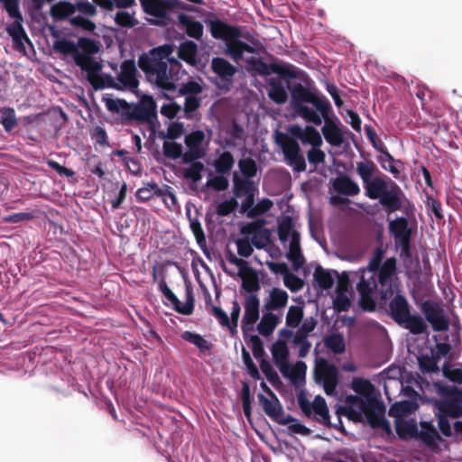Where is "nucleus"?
<instances>
[{
  "label": "nucleus",
  "instance_id": "f3484780",
  "mask_svg": "<svg viewBox=\"0 0 462 462\" xmlns=\"http://www.w3.org/2000/svg\"><path fill=\"white\" fill-rule=\"evenodd\" d=\"M276 143L280 146L284 155L285 162L295 172L306 171V160L298 142L282 134V138H276Z\"/></svg>",
  "mask_w": 462,
  "mask_h": 462
},
{
  "label": "nucleus",
  "instance_id": "cd10ccee",
  "mask_svg": "<svg viewBox=\"0 0 462 462\" xmlns=\"http://www.w3.org/2000/svg\"><path fill=\"white\" fill-rule=\"evenodd\" d=\"M74 61H75L76 65L81 69L82 71L87 73V78H88V81H90L92 83L94 88L96 86H97L98 84L106 81V78H102L101 79L102 82H98L97 84L92 82V79L95 77L98 76V74L102 69V65L97 60H96V59L94 57H90V58L78 57V58H76V60H74Z\"/></svg>",
  "mask_w": 462,
  "mask_h": 462
},
{
  "label": "nucleus",
  "instance_id": "39448f33",
  "mask_svg": "<svg viewBox=\"0 0 462 462\" xmlns=\"http://www.w3.org/2000/svg\"><path fill=\"white\" fill-rule=\"evenodd\" d=\"M356 171L363 182L365 196L378 200L388 215L400 210L404 194L397 183L382 175L373 161L356 162Z\"/></svg>",
  "mask_w": 462,
  "mask_h": 462
},
{
  "label": "nucleus",
  "instance_id": "ea45409f",
  "mask_svg": "<svg viewBox=\"0 0 462 462\" xmlns=\"http://www.w3.org/2000/svg\"><path fill=\"white\" fill-rule=\"evenodd\" d=\"M77 47L78 50L76 51V55H74V60H76V58L78 57H94V55L99 51V47L95 41L85 37H79L78 39Z\"/></svg>",
  "mask_w": 462,
  "mask_h": 462
},
{
  "label": "nucleus",
  "instance_id": "603ef678",
  "mask_svg": "<svg viewBox=\"0 0 462 462\" xmlns=\"http://www.w3.org/2000/svg\"><path fill=\"white\" fill-rule=\"evenodd\" d=\"M187 216L189 220V227L196 238L197 244L199 245V247L204 251V247H206V236L204 233V230L202 228V226L200 222L196 218L190 217V213L188 212Z\"/></svg>",
  "mask_w": 462,
  "mask_h": 462
},
{
  "label": "nucleus",
  "instance_id": "69168bd1",
  "mask_svg": "<svg viewBox=\"0 0 462 462\" xmlns=\"http://www.w3.org/2000/svg\"><path fill=\"white\" fill-rule=\"evenodd\" d=\"M396 432L400 437L408 435L411 438L418 436V426L413 422L402 421L396 423Z\"/></svg>",
  "mask_w": 462,
  "mask_h": 462
},
{
  "label": "nucleus",
  "instance_id": "79ce46f5",
  "mask_svg": "<svg viewBox=\"0 0 462 462\" xmlns=\"http://www.w3.org/2000/svg\"><path fill=\"white\" fill-rule=\"evenodd\" d=\"M162 196V188L155 182H148L136 190L135 197L139 202H145L153 197Z\"/></svg>",
  "mask_w": 462,
  "mask_h": 462
},
{
  "label": "nucleus",
  "instance_id": "a878e982",
  "mask_svg": "<svg viewBox=\"0 0 462 462\" xmlns=\"http://www.w3.org/2000/svg\"><path fill=\"white\" fill-rule=\"evenodd\" d=\"M178 21L180 29L189 37L197 40L201 38L203 34V25L200 22L183 13L178 14Z\"/></svg>",
  "mask_w": 462,
  "mask_h": 462
},
{
  "label": "nucleus",
  "instance_id": "680f3d73",
  "mask_svg": "<svg viewBox=\"0 0 462 462\" xmlns=\"http://www.w3.org/2000/svg\"><path fill=\"white\" fill-rule=\"evenodd\" d=\"M346 403L349 409L356 414H360L362 411H365L367 407L366 400L364 396L360 395H348L346 397Z\"/></svg>",
  "mask_w": 462,
  "mask_h": 462
},
{
  "label": "nucleus",
  "instance_id": "f257e3e1",
  "mask_svg": "<svg viewBox=\"0 0 462 462\" xmlns=\"http://www.w3.org/2000/svg\"><path fill=\"white\" fill-rule=\"evenodd\" d=\"M206 23L211 36L224 42V53L235 62L245 60L252 72L262 77L276 74L282 79L297 78L294 66L267 63L259 58V41L249 31L228 24L218 18L208 19Z\"/></svg>",
  "mask_w": 462,
  "mask_h": 462
},
{
  "label": "nucleus",
  "instance_id": "338daca9",
  "mask_svg": "<svg viewBox=\"0 0 462 462\" xmlns=\"http://www.w3.org/2000/svg\"><path fill=\"white\" fill-rule=\"evenodd\" d=\"M433 339L436 342L435 346H430L429 350H432L434 356L440 361L441 357H445L450 353L452 347L448 342L439 341L437 335L433 336Z\"/></svg>",
  "mask_w": 462,
  "mask_h": 462
},
{
  "label": "nucleus",
  "instance_id": "49530a36",
  "mask_svg": "<svg viewBox=\"0 0 462 462\" xmlns=\"http://www.w3.org/2000/svg\"><path fill=\"white\" fill-rule=\"evenodd\" d=\"M303 317L304 310L302 306H290L285 317L286 327L291 328H297L301 323Z\"/></svg>",
  "mask_w": 462,
  "mask_h": 462
},
{
  "label": "nucleus",
  "instance_id": "2f4dec72",
  "mask_svg": "<svg viewBox=\"0 0 462 462\" xmlns=\"http://www.w3.org/2000/svg\"><path fill=\"white\" fill-rule=\"evenodd\" d=\"M337 274V272L336 271L325 270L320 265H318L313 273V280L320 291H326L333 287L335 275Z\"/></svg>",
  "mask_w": 462,
  "mask_h": 462
},
{
  "label": "nucleus",
  "instance_id": "0e129e2a",
  "mask_svg": "<svg viewBox=\"0 0 462 462\" xmlns=\"http://www.w3.org/2000/svg\"><path fill=\"white\" fill-rule=\"evenodd\" d=\"M352 390L359 395L366 396L373 388L370 381L364 378H354L351 383Z\"/></svg>",
  "mask_w": 462,
  "mask_h": 462
},
{
  "label": "nucleus",
  "instance_id": "e433bc0d",
  "mask_svg": "<svg viewBox=\"0 0 462 462\" xmlns=\"http://www.w3.org/2000/svg\"><path fill=\"white\" fill-rule=\"evenodd\" d=\"M443 376L449 382L462 385V363L460 362H445L441 366Z\"/></svg>",
  "mask_w": 462,
  "mask_h": 462
},
{
  "label": "nucleus",
  "instance_id": "052dcab7",
  "mask_svg": "<svg viewBox=\"0 0 462 462\" xmlns=\"http://www.w3.org/2000/svg\"><path fill=\"white\" fill-rule=\"evenodd\" d=\"M436 415L438 417V428L441 434H443L445 437H451L452 436V426L448 420L450 417V414L444 413L441 411H437Z\"/></svg>",
  "mask_w": 462,
  "mask_h": 462
},
{
  "label": "nucleus",
  "instance_id": "4be33fe9",
  "mask_svg": "<svg viewBox=\"0 0 462 462\" xmlns=\"http://www.w3.org/2000/svg\"><path fill=\"white\" fill-rule=\"evenodd\" d=\"M314 377L319 383H338L339 372L337 366L321 358L314 369Z\"/></svg>",
  "mask_w": 462,
  "mask_h": 462
},
{
  "label": "nucleus",
  "instance_id": "f704fd0d",
  "mask_svg": "<svg viewBox=\"0 0 462 462\" xmlns=\"http://www.w3.org/2000/svg\"><path fill=\"white\" fill-rule=\"evenodd\" d=\"M178 58L188 64L195 65L198 61V44L190 40L180 42L178 51Z\"/></svg>",
  "mask_w": 462,
  "mask_h": 462
},
{
  "label": "nucleus",
  "instance_id": "f8f14e48",
  "mask_svg": "<svg viewBox=\"0 0 462 462\" xmlns=\"http://www.w3.org/2000/svg\"><path fill=\"white\" fill-rule=\"evenodd\" d=\"M242 289L248 292L244 302V316L242 319V332L245 336L254 329V325L260 318V300L256 292L260 290L258 281L250 283L243 282Z\"/></svg>",
  "mask_w": 462,
  "mask_h": 462
},
{
  "label": "nucleus",
  "instance_id": "3c124183",
  "mask_svg": "<svg viewBox=\"0 0 462 462\" xmlns=\"http://www.w3.org/2000/svg\"><path fill=\"white\" fill-rule=\"evenodd\" d=\"M378 162L383 170L392 173L395 178L400 175L401 170L396 166V164H402V162L399 160H395L390 152L386 153V155H380L378 157Z\"/></svg>",
  "mask_w": 462,
  "mask_h": 462
},
{
  "label": "nucleus",
  "instance_id": "09e8293b",
  "mask_svg": "<svg viewBox=\"0 0 462 462\" xmlns=\"http://www.w3.org/2000/svg\"><path fill=\"white\" fill-rule=\"evenodd\" d=\"M325 346L334 354H342L346 350V344L343 335L332 333L325 338Z\"/></svg>",
  "mask_w": 462,
  "mask_h": 462
},
{
  "label": "nucleus",
  "instance_id": "c03bdc74",
  "mask_svg": "<svg viewBox=\"0 0 462 462\" xmlns=\"http://www.w3.org/2000/svg\"><path fill=\"white\" fill-rule=\"evenodd\" d=\"M312 411L319 417V420L322 424L325 426H331L329 411L323 397L319 395L315 397Z\"/></svg>",
  "mask_w": 462,
  "mask_h": 462
},
{
  "label": "nucleus",
  "instance_id": "72a5a7b5",
  "mask_svg": "<svg viewBox=\"0 0 462 462\" xmlns=\"http://www.w3.org/2000/svg\"><path fill=\"white\" fill-rule=\"evenodd\" d=\"M439 360L434 356L432 350L422 353L418 356V365L423 374H438L441 371L439 366Z\"/></svg>",
  "mask_w": 462,
  "mask_h": 462
},
{
  "label": "nucleus",
  "instance_id": "6e6552de",
  "mask_svg": "<svg viewBox=\"0 0 462 462\" xmlns=\"http://www.w3.org/2000/svg\"><path fill=\"white\" fill-rule=\"evenodd\" d=\"M143 13L152 18L147 19L152 25L165 26L172 20L179 10H190L189 5L180 0H139Z\"/></svg>",
  "mask_w": 462,
  "mask_h": 462
},
{
  "label": "nucleus",
  "instance_id": "a211bd4d",
  "mask_svg": "<svg viewBox=\"0 0 462 462\" xmlns=\"http://www.w3.org/2000/svg\"><path fill=\"white\" fill-rule=\"evenodd\" d=\"M388 227L396 245L401 248L402 255H409L412 235V227L410 226L409 220L404 217H398L389 222Z\"/></svg>",
  "mask_w": 462,
  "mask_h": 462
},
{
  "label": "nucleus",
  "instance_id": "7ed1b4c3",
  "mask_svg": "<svg viewBox=\"0 0 462 462\" xmlns=\"http://www.w3.org/2000/svg\"><path fill=\"white\" fill-rule=\"evenodd\" d=\"M295 113L306 122L320 125L321 133L328 143L340 147L345 143V132L339 119L334 115L329 100L319 91H309L301 86L294 91Z\"/></svg>",
  "mask_w": 462,
  "mask_h": 462
},
{
  "label": "nucleus",
  "instance_id": "5fc2aeb1",
  "mask_svg": "<svg viewBox=\"0 0 462 462\" xmlns=\"http://www.w3.org/2000/svg\"><path fill=\"white\" fill-rule=\"evenodd\" d=\"M162 152L165 157L175 160L181 157L183 147L174 141L165 140L162 144Z\"/></svg>",
  "mask_w": 462,
  "mask_h": 462
},
{
  "label": "nucleus",
  "instance_id": "c85d7f7f",
  "mask_svg": "<svg viewBox=\"0 0 462 462\" xmlns=\"http://www.w3.org/2000/svg\"><path fill=\"white\" fill-rule=\"evenodd\" d=\"M417 439L421 440L429 448L437 446L441 440V437L432 421H421L420 423Z\"/></svg>",
  "mask_w": 462,
  "mask_h": 462
},
{
  "label": "nucleus",
  "instance_id": "774afa93",
  "mask_svg": "<svg viewBox=\"0 0 462 462\" xmlns=\"http://www.w3.org/2000/svg\"><path fill=\"white\" fill-rule=\"evenodd\" d=\"M54 48L58 51L64 54H72L76 55V51L78 50L77 44L69 40V39H60L54 42Z\"/></svg>",
  "mask_w": 462,
  "mask_h": 462
},
{
  "label": "nucleus",
  "instance_id": "4468645a",
  "mask_svg": "<svg viewBox=\"0 0 462 462\" xmlns=\"http://www.w3.org/2000/svg\"><path fill=\"white\" fill-rule=\"evenodd\" d=\"M107 82H103L95 87L96 89L105 88L106 87H114L118 89L134 91L138 88L139 80L137 79V69L134 60H125L120 66V72L114 84V79L106 75Z\"/></svg>",
  "mask_w": 462,
  "mask_h": 462
},
{
  "label": "nucleus",
  "instance_id": "58836bf2",
  "mask_svg": "<svg viewBox=\"0 0 462 462\" xmlns=\"http://www.w3.org/2000/svg\"><path fill=\"white\" fill-rule=\"evenodd\" d=\"M235 165V158L229 151H223L213 161L212 166L217 173L229 174Z\"/></svg>",
  "mask_w": 462,
  "mask_h": 462
},
{
  "label": "nucleus",
  "instance_id": "9d476101",
  "mask_svg": "<svg viewBox=\"0 0 462 462\" xmlns=\"http://www.w3.org/2000/svg\"><path fill=\"white\" fill-rule=\"evenodd\" d=\"M436 393L441 397L434 402L437 411L450 414L452 419L462 418V388L444 382H435Z\"/></svg>",
  "mask_w": 462,
  "mask_h": 462
},
{
  "label": "nucleus",
  "instance_id": "aec40b11",
  "mask_svg": "<svg viewBox=\"0 0 462 462\" xmlns=\"http://www.w3.org/2000/svg\"><path fill=\"white\" fill-rule=\"evenodd\" d=\"M421 311L425 317V322L430 323L434 331L448 329L449 321L439 303L430 300H425L421 304Z\"/></svg>",
  "mask_w": 462,
  "mask_h": 462
},
{
  "label": "nucleus",
  "instance_id": "20e7f679",
  "mask_svg": "<svg viewBox=\"0 0 462 462\" xmlns=\"http://www.w3.org/2000/svg\"><path fill=\"white\" fill-rule=\"evenodd\" d=\"M174 46L166 43L143 52L138 59L147 81L165 97H169V91L176 89V83L186 74L181 62L172 56Z\"/></svg>",
  "mask_w": 462,
  "mask_h": 462
},
{
  "label": "nucleus",
  "instance_id": "473e14b6",
  "mask_svg": "<svg viewBox=\"0 0 462 462\" xmlns=\"http://www.w3.org/2000/svg\"><path fill=\"white\" fill-rule=\"evenodd\" d=\"M280 322L281 319L277 314L269 310H263V317L257 325V330L262 336L268 337L273 334Z\"/></svg>",
  "mask_w": 462,
  "mask_h": 462
},
{
  "label": "nucleus",
  "instance_id": "c756f323",
  "mask_svg": "<svg viewBox=\"0 0 462 462\" xmlns=\"http://www.w3.org/2000/svg\"><path fill=\"white\" fill-rule=\"evenodd\" d=\"M205 137V134L201 130L192 131L185 136V144L194 158H200L203 156V143Z\"/></svg>",
  "mask_w": 462,
  "mask_h": 462
},
{
  "label": "nucleus",
  "instance_id": "f03ea898",
  "mask_svg": "<svg viewBox=\"0 0 462 462\" xmlns=\"http://www.w3.org/2000/svg\"><path fill=\"white\" fill-rule=\"evenodd\" d=\"M383 249L376 247L367 267L356 273L359 276L356 282L359 306L365 311H374L378 302L385 301L399 291L397 261L394 257L383 261Z\"/></svg>",
  "mask_w": 462,
  "mask_h": 462
},
{
  "label": "nucleus",
  "instance_id": "e2e57ef3",
  "mask_svg": "<svg viewBox=\"0 0 462 462\" xmlns=\"http://www.w3.org/2000/svg\"><path fill=\"white\" fill-rule=\"evenodd\" d=\"M172 98L173 97L168 98L170 102L168 104H164L160 110L162 116L168 118H173L178 116L180 113H183V106L176 103Z\"/></svg>",
  "mask_w": 462,
  "mask_h": 462
},
{
  "label": "nucleus",
  "instance_id": "8fccbe9b",
  "mask_svg": "<svg viewBox=\"0 0 462 462\" xmlns=\"http://www.w3.org/2000/svg\"><path fill=\"white\" fill-rule=\"evenodd\" d=\"M285 256L291 262L294 271H299L305 263V259L300 249V243L298 244L297 246L288 247Z\"/></svg>",
  "mask_w": 462,
  "mask_h": 462
},
{
  "label": "nucleus",
  "instance_id": "864d4df0",
  "mask_svg": "<svg viewBox=\"0 0 462 462\" xmlns=\"http://www.w3.org/2000/svg\"><path fill=\"white\" fill-rule=\"evenodd\" d=\"M238 207V200L232 197L221 201L217 205L216 214L220 217H226L236 211Z\"/></svg>",
  "mask_w": 462,
  "mask_h": 462
},
{
  "label": "nucleus",
  "instance_id": "9b49d317",
  "mask_svg": "<svg viewBox=\"0 0 462 462\" xmlns=\"http://www.w3.org/2000/svg\"><path fill=\"white\" fill-rule=\"evenodd\" d=\"M201 79L195 80L189 79L186 82L178 81L176 83V89L169 91V97H183V114L186 117H191L192 114L199 107L201 98L199 95L203 91V87L200 83Z\"/></svg>",
  "mask_w": 462,
  "mask_h": 462
},
{
  "label": "nucleus",
  "instance_id": "0eeeda50",
  "mask_svg": "<svg viewBox=\"0 0 462 462\" xmlns=\"http://www.w3.org/2000/svg\"><path fill=\"white\" fill-rule=\"evenodd\" d=\"M388 300V315L400 328L413 335H421L428 331L424 319L419 313L411 311V306L404 295L394 292Z\"/></svg>",
  "mask_w": 462,
  "mask_h": 462
},
{
  "label": "nucleus",
  "instance_id": "c9c22d12",
  "mask_svg": "<svg viewBox=\"0 0 462 462\" xmlns=\"http://www.w3.org/2000/svg\"><path fill=\"white\" fill-rule=\"evenodd\" d=\"M273 203L270 199L263 198L255 203L254 199L252 205L245 208H240L242 214H245L249 218H255L268 212L273 207Z\"/></svg>",
  "mask_w": 462,
  "mask_h": 462
},
{
  "label": "nucleus",
  "instance_id": "de8ad7c7",
  "mask_svg": "<svg viewBox=\"0 0 462 462\" xmlns=\"http://www.w3.org/2000/svg\"><path fill=\"white\" fill-rule=\"evenodd\" d=\"M250 241L255 248L263 249L271 241V232L265 227L255 229L251 234Z\"/></svg>",
  "mask_w": 462,
  "mask_h": 462
},
{
  "label": "nucleus",
  "instance_id": "ddd939ff",
  "mask_svg": "<svg viewBox=\"0 0 462 462\" xmlns=\"http://www.w3.org/2000/svg\"><path fill=\"white\" fill-rule=\"evenodd\" d=\"M51 15L56 22L68 20L75 28H80L86 32H93L96 29L95 23L81 14H76L74 4L67 1H60L51 7Z\"/></svg>",
  "mask_w": 462,
  "mask_h": 462
},
{
  "label": "nucleus",
  "instance_id": "4c0bfd02",
  "mask_svg": "<svg viewBox=\"0 0 462 462\" xmlns=\"http://www.w3.org/2000/svg\"><path fill=\"white\" fill-rule=\"evenodd\" d=\"M314 136L316 137V143L314 146L310 147V149L307 152V159L310 164L314 165L316 168L319 164L325 162L326 154L320 149L323 141L319 132L315 131Z\"/></svg>",
  "mask_w": 462,
  "mask_h": 462
},
{
  "label": "nucleus",
  "instance_id": "6e6d98bb",
  "mask_svg": "<svg viewBox=\"0 0 462 462\" xmlns=\"http://www.w3.org/2000/svg\"><path fill=\"white\" fill-rule=\"evenodd\" d=\"M185 302L182 303L180 300V308L178 310V313L189 316L193 313L194 310V303H195V298L193 294V291L189 286H186L185 290Z\"/></svg>",
  "mask_w": 462,
  "mask_h": 462
},
{
  "label": "nucleus",
  "instance_id": "7c9ffc66",
  "mask_svg": "<svg viewBox=\"0 0 462 462\" xmlns=\"http://www.w3.org/2000/svg\"><path fill=\"white\" fill-rule=\"evenodd\" d=\"M10 18L14 19V23L9 24L6 27L7 33L12 37V40L14 42V44L15 46L23 45V38L27 37L25 31L22 25L23 22V15L21 11L19 10L18 14H13L10 13H7Z\"/></svg>",
  "mask_w": 462,
  "mask_h": 462
},
{
  "label": "nucleus",
  "instance_id": "2eb2a0df",
  "mask_svg": "<svg viewBox=\"0 0 462 462\" xmlns=\"http://www.w3.org/2000/svg\"><path fill=\"white\" fill-rule=\"evenodd\" d=\"M210 69L214 74L211 82L222 91H229L233 86L234 76L237 69L222 57L211 60Z\"/></svg>",
  "mask_w": 462,
  "mask_h": 462
},
{
  "label": "nucleus",
  "instance_id": "5701e85b",
  "mask_svg": "<svg viewBox=\"0 0 462 462\" xmlns=\"http://www.w3.org/2000/svg\"><path fill=\"white\" fill-rule=\"evenodd\" d=\"M242 157L237 162L238 171H233L232 177H238L245 180H254L256 177L258 166L256 162L250 156H246L247 149L241 148Z\"/></svg>",
  "mask_w": 462,
  "mask_h": 462
},
{
  "label": "nucleus",
  "instance_id": "b1692460",
  "mask_svg": "<svg viewBox=\"0 0 462 462\" xmlns=\"http://www.w3.org/2000/svg\"><path fill=\"white\" fill-rule=\"evenodd\" d=\"M257 399L265 414L275 420L282 413V405L275 393L265 395L258 393Z\"/></svg>",
  "mask_w": 462,
  "mask_h": 462
},
{
  "label": "nucleus",
  "instance_id": "a18cd8bd",
  "mask_svg": "<svg viewBox=\"0 0 462 462\" xmlns=\"http://www.w3.org/2000/svg\"><path fill=\"white\" fill-rule=\"evenodd\" d=\"M0 125L6 133H11L17 125V117L13 107L5 106L0 109Z\"/></svg>",
  "mask_w": 462,
  "mask_h": 462
},
{
  "label": "nucleus",
  "instance_id": "a19ab883",
  "mask_svg": "<svg viewBox=\"0 0 462 462\" xmlns=\"http://www.w3.org/2000/svg\"><path fill=\"white\" fill-rule=\"evenodd\" d=\"M419 409V404L412 400L395 402L389 410V414L396 417L410 416Z\"/></svg>",
  "mask_w": 462,
  "mask_h": 462
},
{
  "label": "nucleus",
  "instance_id": "412c9836",
  "mask_svg": "<svg viewBox=\"0 0 462 462\" xmlns=\"http://www.w3.org/2000/svg\"><path fill=\"white\" fill-rule=\"evenodd\" d=\"M278 236L285 248L300 244V233L295 229L292 218L287 217L279 223Z\"/></svg>",
  "mask_w": 462,
  "mask_h": 462
},
{
  "label": "nucleus",
  "instance_id": "37998d69",
  "mask_svg": "<svg viewBox=\"0 0 462 462\" xmlns=\"http://www.w3.org/2000/svg\"><path fill=\"white\" fill-rule=\"evenodd\" d=\"M226 173L209 172L206 186L217 191H224L229 186V180Z\"/></svg>",
  "mask_w": 462,
  "mask_h": 462
},
{
  "label": "nucleus",
  "instance_id": "13d9d810",
  "mask_svg": "<svg viewBox=\"0 0 462 462\" xmlns=\"http://www.w3.org/2000/svg\"><path fill=\"white\" fill-rule=\"evenodd\" d=\"M182 338L189 343L196 346L200 350H208L211 346V344L203 338L199 334L185 331L182 334Z\"/></svg>",
  "mask_w": 462,
  "mask_h": 462
},
{
  "label": "nucleus",
  "instance_id": "1a4fd4ad",
  "mask_svg": "<svg viewBox=\"0 0 462 462\" xmlns=\"http://www.w3.org/2000/svg\"><path fill=\"white\" fill-rule=\"evenodd\" d=\"M274 364L282 375L289 379L293 384L304 381L307 365L303 361H297L295 365L289 362V348L284 340H277L271 349Z\"/></svg>",
  "mask_w": 462,
  "mask_h": 462
},
{
  "label": "nucleus",
  "instance_id": "dca6fc26",
  "mask_svg": "<svg viewBox=\"0 0 462 462\" xmlns=\"http://www.w3.org/2000/svg\"><path fill=\"white\" fill-rule=\"evenodd\" d=\"M301 86L304 89L309 91H319L314 88L311 89L308 87L303 86L301 83H294L291 84L288 81V79H282V78H270L268 79L267 92L269 98L278 105H282L286 103L288 99V92L291 94V106L292 109L295 111L294 103H293V94L296 88Z\"/></svg>",
  "mask_w": 462,
  "mask_h": 462
},
{
  "label": "nucleus",
  "instance_id": "423d86ee",
  "mask_svg": "<svg viewBox=\"0 0 462 462\" xmlns=\"http://www.w3.org/2000/svg\"><path fill=\"white\" fill-rule=\"evenodd\" d=\"M106 109L117 114L125 124H146L152 130L157 126V105L152 96H143L136 103L120 98H105Z\"/></svg>",
  "mask_w": 462,
  "mask_h": 462
},
{
  "label": "nucleus",
  "instance_id": "bb28decb",
  "mask_svg": "<svg viewBox=\"0 0 462 462\" xmlns=\"http://www.w3.org/2000/svg\"><path fill=\"white\" fill-rule=\"evenodd\" d=\"M289 300V294L286 291L280 288H273L268 297L264 300L263 303V310H279L283 309Z\"/></svg>",
  "mask_w": 462,
  "mask_h": 462
},
{
  "label": "nucleus",
  "instance_id": "393cba45",
  "mask_svg": "<svg viewBox=\"0 0 462 462\" xmlns=\"http://www.w3.org/2000/svg\"><path fill=\"white\" fill-rule=\"evenodd\" d=\"M333 189L341 195L354 197L360 193V187L346 174H339L332 183Z\"/></svg>",
  "mask_w": 462,
  "mask_h": 462
},
{
  "label": "nucleus",
  "instance_id": "4d7b16f0",
  "mask_svg": "<svg viewBox=\"0 0 462 462\" xmlns=\"http://www.w3.org/2000/svg\"><path fill=\"white\" fill-rule=\"evenodd\" d=\"M97 5L106 10L128 8L135 4V0H93Z\"/></svg>",
  "mask_w": 462,
  "mask_h": 462
},
{
  "label": "nucleus",
  "instance_id": "bf43d9fd",
  "mask_svg": "<svg viewBox=\"0 0 462 462\" xmlns=\"http://www.w3.org/2000/svg\"><path fill=\"white\" fill-rule=\"evenodd\" d=\"M242 359L244 362V365L246 367L247 374L254 380H260L261 374L260 372L256 366V365L254 363L250 353L246 350L245 346L242 347Z\"/></svg>",
  "mask_w": 462,
  "mask_h": 462
},
{
  "label": "nucleus",
  "instance_id": "6ab92c4d",
  "mask_svg": "<svg viewBox=\"0 0 462 462\" xmlns=\"http://www.w3.org/2000/svg\"><path fill=\"white\" fill-rule=\"evenodd\" d=\"M233 195L236 199H241L240 208L252 205L258 194V182L254 180H245L233 176Z\"/></svg>",
  "mask_w": 462,
  "mask_h": 462
}]
</instances>
